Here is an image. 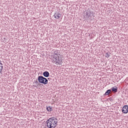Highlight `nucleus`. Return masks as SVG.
I'll list each match as a JSON object with an SVG mask.
<instances>
[{"label": "nucleus", "instance_id": "4", "mask_svg": "<svg viewBox=\"0 0 128 128\" xmlns=\"http://www.w3.org/2000/svg\"><path fill=\"white\" fill-rule=\"evenodd\" d=\"M38 81L39 83L46 84L48 83V80L46 78L43 77V76H38Z\"/></svg>", "mask_w": 128, "mask_h": 128}, {"label": "nucleus", "instance_id": "7", "mask_svg": "<svg viewBox=\"0 0 128 128\" xmlns=\"http://www.w3.org/2000/svg\"><path fill=\"white\" fill-rule=\"evenodd\" d=\"M43 76L46 78H48L50 76V73L48 72H43Z\"/></svg>", "mask_w": 128, "mask_h": 128}, {"label": "nucleus", "instance_id": "6", "mask_svg": "<svg viewBox=\"0 0 128 128\" xmlns=\"http://www.w3.org/2000/svg\"><path fill=\"white\" fill-rule=\"evenodd\" d=\"M54 16L56 19H59L60 17V13L56 12L55 13V14H54V16Z\"/></svg>", "mask_w": 128, "mask_h": 128}, {"label": "nucleus", "instance_id": "14", "mask_svg": "<svg viewBox=\"0 0 128 128\" xmlns=\"http://www.w3.org/2000/svg\"><path fill=\"white\" fill-rule=\"evenodd\" d=\"M2 63L0 62V64H1V65H2Z\"/></svg>", "mask_w": 128, "mask_h": 128}, {"label": "nucleus", "instance_id": "5", "mask_svg": "<svg viewBox=\"0 0 128 128\" xmlns=\"http://www.w3.org/2000/svg\"><path fill=\"white\" fill-rule=\"evenodd\" d=\"M122 112L125 114L128 113V105H125L122 107Z\"/></svg>", "mask_w": 128, "mask_h": 128}, {"label": "nucleus", "instance_id": "12", "mask_svg": "<svg viewBox=\"0 0 128 128\" xmlns=\"http://www.w3.org/2000/svg\"><path fill=\"white\" fill-rule=\"evenodd\" d=\"M105 56L106 58H108L110 57V55L108 54V53H106Z\"/></svg>", "mask_w": 128, "mask_h": 128}, {"label": "nucleus", "instance_id": "9", "mask_svg": "<svg viewBox=\"0 0 128 128\" xmlns=\"http://www.w3.org/2000/svg\"><path fill=\"white\" fill-rule=\"evenodd\" d=\"M111 92V90H108L106 92L105 94H104V96H108L110 92Z\"/></svg>", "mask_w": 128, "mask_h": 128}, {"label": "nucleus", "instance_id": "2", "mask_svg": "<svg viewBox=\"0 0 128 128\" xmlns=\"http://www.w3.org/2000/svg\"><path fill=\"white\" fill-rule=\"evenodd\" d=\"M46 122L48 128H55L58 125V122L55 117L50 118Z\"/></svg>", "mask_w": 128, "mask_h": 128}, {"label": "nucleus", "instance_id": "3", "mask_svg": "<svg viewBox=\"0 0 128 128\" xmlns=\"http://www.w3.org/2000/svg\"><path fill=\"white\" fill-rule=\"evenodd\" d=\"M94 12L90 10H87L86 12H84V18L86 20H92V18H94Z\"/></svg>", "mask_w": 128, "mask_h": 128}, {"label": "nucleus", "instance_id": "15", "mask_svg": "<svg viewBox=\"0 0 128 128\" xmlns=\"http://www.w3.org/2000/svg\"><path fill=\"white\" fill-rule=\"evenodd\" d=\"M46 1H49L50 0H46Z\"/></svg>", "mask_w": 128, "mask_h": 128}, {"label": "nucleus", "instance_id": "11", "mask_svg": "<svg viewBox=\"0 0 128 128\" xmlns=\"http://www.w3.org/2000/svg\"><path fill=\"white\" fill-rule=\"evenodd\" d=\"M3 70V66H2V64H0V74H2V70Z\"/></svg>", "mask_w": 128, "mask_h": 128}, {"label": "nucleus", "instance_id": "13", "mask_svg": "<svg viewBox=\"0 0 128 128\" xmlns=\"http://www.w3.org/2000/svg\"><path fill=\"white\" fill-rule=\"evenodd\" d=\"M35 83L36 84H38V81H36Z\"/></svg>", "mask_w": 128, "mask_h": 128}, {"label": "nucleus", "instance_id": "8", "mask_svg": "<svg viewBox=\"0 0 128 128\" xmlns=\"http://www.w3.org/2000/svg\"><path fill=\"white\" fill-rule=\"evenodd\" d=\"M111 90H112V91L114 92H118V88L116 86L112 88Z\"/></svg>", "mask_w": 128, "mask_h": 128}, {"label": "nucleus", "instance_id": "10", "mask_svg": "<svg viewBox=\"0 0 128 128\" xmlns=\"http://www.w3.org/2000/svg\"><path fill=\"white\" fill-rule=\"evenodd\" d=\"M46 110L48 112H52V108L50 106L46 107Z\"/></svg>", "mask_w": 128, "mask_h": 128}, {"label": "nucleus", "instance_id": "1", "mask_svg": "<svg viewBox=\"0 0 128 128\" xmlns=\"http://www.w3.org/2000/svg\"><path fill=\"white\" fill-rule=\"evenodd\" d=\"M50 59L52 63L56 65H62V56L60 54L58 50H55L52 53Z\"/></svg>", "mask_w": 128, "mask_h": 128}]
</instances>
